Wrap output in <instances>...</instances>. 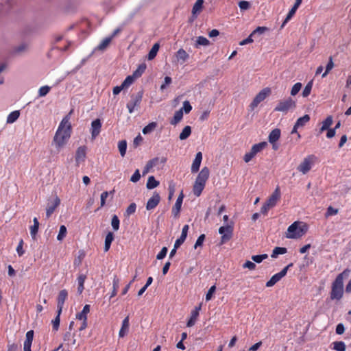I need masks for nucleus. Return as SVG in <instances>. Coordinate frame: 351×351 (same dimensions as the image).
<instances>
[{
    "label": "nucleus",
    "mask_w": 351,
    "mask_h": 351,
    "mask_svg": "<svg viewBox=\"0 0 351 351\" xmlns=\"http://www.w3.org/2000/svg\"><path fill=\"white\" fill-rule=\"evenodd\" d=\"M71 128L69 116L67 115L62 120L53 137V141L58 150L62 149L66 144L71 136Z\"/></svg>",
    "instance_id": "f257e3e1"
},
{
    "label": "nucleus",
    "mask_w": 351,
    "mask_h": 351,
    "mask_svg": "<svg viewBox=\"0 0 351 351\" xmlns=\"http://www.w3.org/2000/svg\"><path fill=\"white\" fill-rule=\"evenodd\" d=\"M308 229L307 224L296 221L288 227L285 237L290 239H298L307 232Z\"/></svg>",
    "instance_id": "f03ea898"
},
{
    "label": "nucleus",
    "mask_w": 351,
    "mask_h": 351,
    "mask_svg": "<svg viewBox=\"0 0 351 351\" xmlns=\"http://www.w3.org/2000/svg\"><path fill=\"white\" fill-rule=\"evenodd\" d=\"M295 108V101L292 97H287L278 100L274 110L276 112L287 114L289 111L294 110Z\"/></svg>",
    "instance_id": "7ed1b4c3"
},
{
    "label": "nucleus",
    "mask_w": 351,
    "mask_h": 351,
    "mask_svg": "<svg viewBox=\"0 0 351 351\" xmlns=\"http://www.w3.org/2000/svg\"><path fill=\"white\" fill-rule=\"evenodd\" d=\"M280 198V187L277 186L261 208V212L266 215L268 210L276 206Z\"/></svg>",
    "instance_id": "20e7f679"
},
{
    "label": "nucleus",
    "mask_w": 351,
    "mask_h": 351,
    "mask_svg": "<svg viewBox=\"0 0 351 351\" xmlns=\"http://www.w3.org/2000/svg\"><path fill=\"white\" fill-rule=\"evenodd\" d=\"M234 222L230 221L226 226H221L219 228V233L221 234L220 244L228 241L231 239L233 234Z\"/></svg>",
    "instance_id": "39448f33"
},
{
    "label": "nucleus",
    "mask_w": 351,
    "mask_h": 351,
    "mask_svg": "<svg viewBox=\"0 0 351 351\" xmlns=\"http://www.w3.org/2000/svg\"><path fill=\"white\" fill-rule=\"evenodd\" d=\"M267 146V142H261L258 144L254 145L250 151L245 154L243 156V160L245 163H248L250 162L252 158L255 157V156L261 152L263 149H264Z\"/></svg>",
    "instance_id": "423d86ee"
},
{
    "label": "nucleus",
    "mask_w": 351,
    "mask_h": 351,
    "mask_svg": "<svg viewBox=\"0 0 351 351\" xmlns=\"http://www.w3.org/2000/svg\"><path fill=\"white\" fill-rule=\"evenodd\" d=\"M271 94V89L269 87H266L262 89L254 98L253 101L250 105L252 110H254L258 105L264 101Z\"/></svg>",
    "instance_id": "0eeeda50"
},
{
    "label": "nucleus",
    "mask_w": 351,
    "mask_h": 351,
    "mask_svg": "<svg viewBox=\"0 0 351 351\" xmlns=\"http://www.w3.org/2000/svg\"><path fill=\"white\" fill-rule=\"evenodd\" d=\"M343 292V283L341 282L340 278L335 279L332 286L330 298L332 300H339L341 298Z\"/></svg>",
    "instance_id": "6e6552de"
},
{
    "label": "nucleus",
    "mask_w": 351,
    "mask_h": 351,
    "mask_svg": "<svg viewBox=\"0 0 351 351\" xmlns=\"http://www.w3.org/2000/svg\"><path fill=\"white\" fill-rule=\"evenodd\" d=\"M314 156H309L305 158L303 161L298 166V170L303 174L307 173L311 169L314 162Z\"/></svg>",
    "instance_id": "1a4fd4ad"
},
{
    "label": "nucleus",
    "mask_w": 351,
    "mask_h": 351,
    "mask_svg": "<svg viewBox=\"0 0 351 351\" xmlns=\"http://www.w3.org/2000/svg\"><path fill=\"white\" fill-rule=\"evenodd\" d=\"M167 159L166 157H156L149 160L144 167V169L143 171V176L146 175L150 171L151 169L156 166L158 164H165L167 162Z\"/></svg>",
    "instance_id": "9d476101"
},
{
    "label": "nucleus",
    "mask_w": 351,
    "mask_h": 351,
    "mask_svg": "<svg viewBox=\"0 0 351 351\" xmlns=\"http://www.w3.org/2000/svg\"><path fill=\"white\" fill-rule=\"evenodd\" d=\"M292 266L293 263H290L287 267H285L280 272L274 275L271 278V279L267 282L266 287H271L274 286L276 282H278L282 277H284L287 274L288 269Z\"/></svg>",
    "instance_id": "9b49d317"
},
{
    "label": "nucleus",
    "mask_w": 351,
    "mask_h": 351,
    "mask_svg": "<svg viewBox=\"0 0 351 351\" xmlns=\"http://www.w3.org/2000/svg\"><path fill=\"white\" fill-rule=\"evenodd\" d=\"M143 97V91L141 90L136 95L131 96V101L127 104V108L130 113H132L135 106H138Z\"/></svg>",
    "instance_id": "f8f14e48"
},
{
    "label": "nucleus",
    "mask_w": 351,
    "mask_h": 351,
    "mask_svg": "<svg viewBox=\"0 0 351 351\" xmlns=\"http://www.w3.org/2000/svg\"><path fill=\"white\" fill-rule=\"evenodd\" d=\"M86 154V147H79L75 152V160L77 167H79L82 162H84Z\"/></svg>",
    "instance_id": "ddd939ff"
},
{
    "label": "nucleus",
    "mask_w": 351,
    "mask_h": 351,
    "mask_svg": "<svg viewBox=\"0 0 351 351\" xmlns=\"http://www.w3.org/2000/svg\"><path fill=\"white\" fill-rule=\"evenodd\" d=\"M209 174L210 171L208 168L206 167H204L199 173L195 182L205 186L206 180L208 179Z\"/></svg>",
    "instance_id": "4468645a"
},
{
    "label": "nucleus",
    "mask_w": 351,
    "mask_h": 351,
    "mask_svg": "<svg viewBox=\"0 0 351 351\" xmlns=\"http://www.w3.org/2000/svg\"><path fill=\"white\" fill-rule=\"evenodd\" d=\"M101 128V123L99 119L94 120L91 123V139L93 141L99 134Z\"/></svg>",
    "instance_id": "2eb2a0df"
},
{
    "label": "nucleus",
    "mask_w": 351,
    "mask_h": 351,
    "mask_svg": "<svg viewBox=\"0 0 351 351\" xmlns=\"http://www.w3.org/2000/svg\"><path fill=\"white\" fill-rule=\"evenodd\" d=\"M68 295V292L65 289L61 290L58 293V314L60 315L63 308L64 303Z\"/></svg>",
    "instance_id": "dca6fc26"
},
{
    "label": "nucleus",
    "mask_w": 351,
    "mask_h": 351,
    "mask_svg": "<svg viewBox=\"0 0 351 351\" xmlns=\"http://www.w3.org/2000/svg\"><path fill=\"white\" fill-rule=\"evenodd\" d=\"M60 204V199L56 196L51 202V205H49L46 210V215L47 217L49 218L52 215V213L55 211V210L59 206Z\"/></svg>",
    "instance_id": "f3484780"
},
{
    "label": "nucleus",
    "mask_w": 351,
    "mask_h": 351,
    "mask_svg": "<svg viewBox=\"0 0 351 351\" xmlns=\"http://www.w3.org/2000/svg\"><path fill=\"white\" fill-rule=\"evenodd\" d=\"M160 197L158 193H154V195L148 200L146 208L148 210L154 209L159 204Z\"/></svg>",
    "instance_id": "a211bd4d"
},
{
    "label": "nucleus",
    "mask_w": 351,
    "mask_h": 351,
    "mask_svg": "<svg viewBox=\"0 0 351 351\" xmlns=\"http://www.w3.org/2000/svg\"><path fill=\"white\" fill-rule=\"evenodd\" d=\"M176 62L177 63L183 64L189 58V55L186 53V51L183 49H180L175 54Z\"/></svg>",
    "instance_id": "6ab92c4d"
},
{
    "label": "nucleus",
    "mask_w": 351,
    "mask_h": 351,
    "mask_svg": "<svg viewBox=\"0 0 351 351\" xmlns=\"http://www.w3.org/2000/svg\"><path fill=\"white\" fill-rule=\"evenodd\" d=\"M302 0H295V2L292 7V8L289 10L288 14L287 15V17L284 22L282 23L281 27L282 28L284 25L291 19V17L295 14L298 8L301 4Z\"/></svg>",
    "instance_id": "aec40b11"
},
{
    "label": "nucleus",
    "mask_w": 351,
    "mask_h": 351,
    "mask_svg": "<svg viewBox=\"0 0 351 351\" xmlns=\"http://www.w3.org/2000/svg\"><path fill=\"white\" fill-rule=\"evenodd\" d=\"M204 2V0H197V1L193 5L192 8V15L193 19H195L197 15L202 12Z\"/></svg>",
    "instance_id": "412c9836"
},
{
    "label": "nucleus",
    "mask_w": 351,
    "mask_h": 351,
    "mask_svg": "<svg viewBox=\"0 0 351 351\" xmlns=\"http://www.w3.org/2000/svg\"><path fill=\"white\" fill-rule=\"evenodd\" d=\"M202 160V152H198L196 154L195 158V160L192 164V166H191V171L193 173H196L198 171L200 165H201Z\"/></svg>",
    "instance_id": "4be33fe9"
},
{
    "label": "nucleus",
    "mask_w": 351,
    "mask_h": 351,
    "mask_svg": "<svg viewBox=\"0 0 351 351\" xmlns=\"http://www.w3.org/2000/svg\"><path fill=\"white\" fill-rule=\"evenodd\" d=\"M183 198L184 195L182 192H181L176 200L174 207L172 209V213L175 217H177L180 211Z\"/></svg>",
    "instance_id": "5701e85b"
},
{
    "label": "nucleus",
    "mask_w": 351,
    "mask_h": 351,
    "mask_svg": "<svg viewBox=\"0 0 351 351\" xmlns=\"http://www.w3.org/2000/svg\"><path fill=\"white\" fill-rule=\"evenodd\" d=\"M34 331L29 330L26 334V340L24 342V351H31V345L33 340Z\"/></svg>",
    "instance_id": "b1692460"
},
{
    "label": "nucleus",
    "mask_w": 351,
    "mask_h": 351,
    "mask_svg": "<svg viewBox=\"0 0 351 351\" xmlns=\"http://www.w3.org/2000/svg\"><path fill=\"white\" fill-rule=\"evenodd\" d=\"M129 328V317H126L122 323V326L119 332V336L121 338L124 337L128 332Z\"/></svg>",
    "instance_id": "393cba45"
},
{
    "label": "nucleus",
    "mask_w": 351,
    "mask_h": 351,
    "mask_svg": "<svg viewBox=\"0 0 351 351\" xmlns=\"http://www.w3.org/2000/svg\"><path fill=\"white\" fill-rule=\"evenodd\" d=\"M280 136V129L276 128L273 130L268 137L269 142L271 144H274Z\"/></svg>",
    "instance_id": "a878e982"
},
{
    "label": "nucleus",
    "mask_w": 351,
    "mask_h": 351,
    "mask_svg": "<svg viewBox=\"0 0 351 351\" xmlns=\"http://www.w3.org/2000/svg\"><path fill=\"white\" fill-rule=\"evenodd\" d=\"M27 49L28 45L23 43L14 47L13 53L16 55H20L27 51Z\"/></svg>",
    "instance_id": "bb28decb"
},
{
    "label": "nucleus",
    "mask_w": 351,
    "mask_h": 351,
    "mask_svg": "<svg viewBox=\"0 0 351 351\" xmlns=\"http://www.w3.org/2000/svg\"><path fill=\"white\" fill-rule=\"evenodd\" d=\"M183 117L182 109H180L176 111L174 114L173 118L171 120L170 123L173 125H176L178 123Z\"/></svg>",
    "instance_id": "cd10ccee"
},
{
    "label": "nucleus",
    "mask_w": 351,
    "mask_h": 351,
    "mask_svg": "<svg viewBox=\"0 0 351 351\" xmlns=\"http://www.w3.org/2000/svg\"><path fill=\"white\" fill-rule=\"evenodd\" d=\"M90 311V306L86 304L84 306L82 311L76 315V318L80 320L86 321L87 320V313Z\"/></svg>",
    "instance_id": "c85d7f7f"
},
{
    "label": "nucleus",
    "mask_w": 351,
    "mask_h": 351,
    "mask_svg": "<svg viewBox=\"0 0 351 351\" xmlns=\"http://www.w3.org/2000/svg\"><path fill=\"white\" fill-rule=\"evenodd\" d=\"M332 117L331 116H328L322 123V126L320 128V132H322L325 130H329V128L332 124Z\"/></svg>",
    "instance_id": "c756f323"
},
{
    "label": "nucleus",
    "mask_w": 351,
    "mask_h": 351,
    "mask_svg": "<svg viewBox=\"0 0 351 351\" xmlns=\"http://www.w3.org/2000/svg\"><path fill=\"white\" fill-rule=\"evenodd\" d=\"M33 221H34V225L30 227V233H31V236L32 237L33 239H35L36 235L38 231L39 223H38L37 218H36V217L34 219Z\"/></svg>",
    "instance_id": "7c9ffc66"
},
{
    "label": "nucleus",
    "mask_w": 351,
    "mask_h": 351,
    "mask_svg": "<svg viewBox=\"0 0 351 351\" xmlns=\"http://www.w3.org/2000/svg\"><path fill=\"white\" fill-rule=\"evenodd\" d=\"M159 47H160V45L158 43H155L153 45V47L151 49V50L149 51L148 56H147V58L149 60H152L156 57V56L159 50Z\"/></svg>",
    "instance_id": "2f4dec72"
},
{
    "label": "nucleus",
    "mask_w": 351,
    "mask_h": 351,
    "mask_svg": "<svg viewBox=\"0 0 351 351\" xmlns=\"http://www.w3.org/2000/svg\"><path fill=\"white\" fill-rule=\"evenodd\" d=\"M287 252V249L286 247H276L273 252H272V254L271 255V256L272 258H277V256L279 255V254H285Z\"/></svg>",
    "instance_id": "473e14b6"
},
{
    "label": "nucleus",
    "mask_w": 351,
    "mask_h": 351,
    "mask_svg": "<svg viewBox=\"0 0 351 351\" xmlns=\"http://www.w3.org/2000/svg\"><path fill=\"white\" fill-rule=\"evenodd\" d=\"M86 278V276L84 274H80L77 278V281L79 284L77 291L80 294H81L83 292V290L84 289V283L85 282Z\"/></svg>",
    "instance_id": "72a5a7b5"
},
{
    "label": "nucleus",
    "mask_w": 351,
    "mask_h": 351,
    "mask_svg": "<svg viewBox=\"0 0 351 351\" xmlns=\"http://www.w3.org/2000/svg\"><path fill=\"white\" fill-rule=\"evenodd\" d=\"M310 120V117L308 114H305L302 117L299 118L295 125L298 128L303 127L307 122Z\"/></svg>",
    "instance_id": "f704fd0d"
},
{
    "label": "nucleus",
    "mask_w": 351,
    "mask_h": 351,
    "mask_svg": "<svg viewBox=\"0 0 351 351\" xmlns=\"http://www.w3.org/2000/svg\"><path fill=\"white\" fill-rule=\"evenodd\" d=\"M113 239H114V235H113L112 232H108L107 234V235L106 237V239H105V246H104L105 252L108 251Z\"/></svg>",
    "instance_id": "c9c22d12"
},
{
    "label": "nucleus",
    "mask_w": 351,
    "mask_h": 351,
    "mask_svg": "<svg viewBox=\"0 0 351 351\" xmlns=\"http://www.w3.org/2000/svg\"><path fill=\"white\" fill-rule=\"evenodd\" d=\"M191 133V128L190 126H186L180 134L179 138L181 141L186 139Z\"/></svg>",
    "instance_id": "e433bc0d"
},
{
    "label": "nucleus",
    "mask_w": 351,
    "mask_h": 351,
    "mask_svg": "<svg viewBox=\"0 0 351 351\" xmlns=\"http://www.w3.org/2000/svg\"><path fill=\"white\" fill-rule=\"evenodd\" d=\"M159 185V182L156 180L154 176H150L148 178L146 186L148 189H152Z\"/></svg>",
    "instance_id": "4c0bfd02"
},
{
    "label": "nucleus",
    "mask_w": 351,
    "mask_h": 351,
    "mask_svg": "<svg viewBox=\"0 0 351 351\" xmlns=\"http://www.w3.org/2000/svg\"><path fill=\"white\" fill-rule=\"evenodd\" d=\"M20 116V112L19 110L11 112L7 118V123H12L16 121Z\"/></svg>",
    "instance_id": "58836bf2"
},
{
    "label": "nucleus",
    "mask_w": 351,
    "mask_h": 351,
    "mask_svg": "<svg viewBox=\"0 0 351 351\" xmlns=\"http://www.w3.org/2000/svg\"><path fill=\"white\" fill-rule=\"evenodd\" d=\"M198 316H199V314L197 313V312L192 311L191 317L186 323V326L187 327L193 326L197 319Z\"/></svg>",
    "instance_id": "ea45409f"
},
{
    "label": "nucleus",
    "mask_w": 351,
    "mask_h": 351,
    "mask_svg": "<svg viewBox=\"0 0 351 351\" xmlns=\"http://www.w3.org/2000/svg\"><path fill=\"white\" fill-rule=\"evenodd\" d=\"M145 69L146 65L145 64H140L138 69L133 73L132 76L134 77L135 79L139 77L145 71Z\"/></svg>",
    "instance_id": "a19ab883"
},
{
    "label": "nucleus",
    "mask_w": 351,
    "mask_h": 351,
    "mask_svg": "<svg viewBox=\"0 0 351 351\" xmlns=\"http://www.w3.org/2000/svg\"><path fill=\"white\" fill-rule=\"evenodd\" d=\"M210 45L209 40L203 36H199L196 40L195 47H198L199 45L208 46Z\"/></svg>",
    "instance_id": "79ce46f5"
},
{
    "label": "nucleus",
    "mask_w": 351,
    "mask_h": 351,
    "mask_svg": "<svg viewBox=\"0 0 351 351\" xmlns=\"http://www.w3.org/2000/svg\"><path fill=\"white\" fill-rule=\"evenodd\" d=\"M67 230L65 226L62 225L60 227L59 233L57 236V240L61 241L66 237Z\"/></svg>",
    "instance_id": "37998d69"
},
{
    "label": "nucleus",
    "mask_w": 351,
    "mask_h": 351,
    "mask_svg": "<svg viewBox=\"0 0 351 351\" xmlns=\"http://www.w3.org/2000/svg\"><path fill=\"white\" fill-rule=\"evenodd\" d=\"M204 186H205L202 184H197L195 182L193 189L194 195L197 197H199L201 195Z\"/></svg>",
    "instance_id": "c03bdc74"
},
{
    "label": "nucleus",
    "mask_w": 351,
    "mask_h": 351,
    "mask_svg": "<svg viewBox=\"0 0 351 351\" xmlns=\"http://www.w3.org/2000/svg\"><path fill=\"white\" fill-rule=\"evenodd\" d=\"M157 126V123L156 122H152L150 123H149L147 126H145L143 129V133L144 134H149L150 132H152Z\"/></svg>",
    "instance_id": "a18cd8bd"
},
{
    "label": "nucleus",
    "mask_w": 351,
    "mask_h": 351,
    "mask_svg": "<svg viewBox=\"0 0 351 351\" xmlns=\"http://www.w3.org/2000/svg\"><path fill=\"white\" fill-rule=\"evenodd\" d=\"M312 87H313V81L311 80L308 82V84L306 85V86L304 87V88L302 91V95L303 97H307L310 95Z\"/></svg>",
    "instance_id": "49530a36"
},
{
    "label": "nucleus",
    "mask_w": 351,
    "mask_h": 351,
    "mask_svg": "<svg viewBox=\"0 0 351 351\" xmlns=\"http://www.w3.org/2000/svg\"><path fill=\"white\" fill-rule=\"evenodd\" d=\"M119 150L120 152V154L122 157H123L126 152L127 149V143L125 141H121L119 143L118 145Z\"/></svg>",
    "instance_id": "de8ad7c7"
},
{
    "label": "nucleus",
    "mask_w": 351,
    "mask_h": 351,
    "mask_svg": "<svg viewBox=\"0 0 351 351\" xmlns=\"http://www.w3.org/2000/svg\"><path fill=\"white\" fill-rule=\"evenodd\" d=\"M333 67H334V62L332 61V58L330 57L326 67V71L322 74V77H325L327 75V74L332 69Z\"/></svg>",
    "instance_id": "09e8293b"
},
{
    "label": "nucleus",
    "mask_w": 351,
    "mask_h": 351,
    "mask_svg": "<svg viewBox=\"0 0 351 351\" xmlns=\"http://www.w3.org/2000/svg\"><path fill=\"white\" fill-rule=\"evenodd\" d=\"M112 37L105 38L102 43L97 47V49L100 51L104 50L110 43Z\"/></svg>",
    "instance_id": "8fccbe9b"
},
{
    "label": "nucleus",
    "mask_w": 351,
    "mask_h": 351,
    "mask_svg": "<svg viewBox=\"0 0 351 351\" xmlns=\"http://www.w3.org/2000/svg\"><path fill=\"white\" fill-rule=\"evenodd\" d=\"M84 257L85 252L83 250L79 251L78 256L74 261V265L76 266H79L82 263V261Z\"/></svg>",
    "instance_id": "3c124183"
},
{
    "label": "nucleus",
    "mask_w": 351,
    "mask_h": 351,
    "mask_svg": "<svg viewBox=\"0 0 351 351\" xmlns=\"http://www.w3.org/2000/svg\"><path fill=\"white\" fill-rule=\"evenodd\" d=\"M114 192V190H112L110 192L104 191L101 194V207L105 206L106 198L108 197L110 194L112 195Z\"/></svg>",
    "instance_id": "603ef678"
},
{
    "label": "nucleus",
    "mask_w": 351,
    "mask_h": 351,
    "mask_svg": "<svg viewBox=\"0 0 351 351\" xmlns=\"http://www.w3.org/2000/svg\"><path fill=\"white\" fill-rule=\"evenodd\" d=\"M302 88V84L300 83V82H298L296 84H295L293 87L291 88V92H290V94L291 96H295L298 93L299 91Z\"/></svg>",
    "instance_id": "864d4df0"
},
{
    "label": "nucleus",
    "mask_w": 351,
    "mask_h": 351,
    "mask_svg": "<svg viewBox=\"0 0 351 351\" xmlns=\"http://www.w3.org/2000/svg\"><path fill=\"white\" fill-rule=\"evenodd\" d=\"M111 224L114 230L117 231L119 228V219L117 215H114L112 218Z\"/></svg>",
    "instance_id": "5fc2aeb1"
},
{
    "label": "nucleus",
    "mask_w": 351,
    "mask_h": 351,
    "mask_svg": "<svg viewBox=\"0 0 351 351\" xmlns=\"http://www.w3.org/2000/svg\"><path fill=\"white\" fill-rule=\"evenodd\" d=\"M334 349L337 351H345L346 345L343 341H336L334 343Z\"/></svg>",
    "instance_id": "6e6d98bb"
},
{
    "label": "nucleus",
    "mask_w": 351,
    "mask_h": 351,
    "mask_svg": "<svg viewBox=\"0 0 351 351\" xmlns=\"http://www.w3.org/2000/svg\"><path fill=\"white\" fill-rule=\"evenodd\" d=\"M135 80L134 77L132 75L128 76L125 80L123 81V82L121 84L125 88L128 87L130 85H131L134 81Z\"/></svg>",
    "instance_id": "4d7b16f0"
},
{
    "label": "nucleus",
    "mask_w": 351,
    "mask_h": 351,
    "mask_svg": "<svg viewBox=\"0 0 351 351\" xmlns=\"http://www.w3.org/2000/svg\"><path fill=\"white\" fill-rule=\"evenodd\" d=\"M119 279L117 278V276H114L113 278V289H112V294H111V298L116 295L117 289L119 287Z\"/></svg>",
    "instance_id": "13d9d810"
},
{
    "label": "nucleus",
    "mask_w": 351,
    "mask_h": 351,
    "mask_svg": "<svg viewBox=\"0 0 351 351\" xmlns=\"http://www.w3.org/2000/svg\"><path fill=\"white\" fill-rule=\"evenodd\" d=\"M267 258V254H266L261 255H254L252 256V259L257 263H261L263 260L266 259Z\"/></svg>",
    "instance_id": "bf43d9fd"
},
{
    "label": "nucleus",
    "mask_w": 351,
    "mask_h": 351,
    "mask_svg": "<svg viewBox=\"0 0 351 351\" xmlns=\"http://www.w3.org/2000/svg\"><path fill=\"white\" fill-rule=\"evenodd\" d=\"M338 212H339V210L337 208H335L330 206L327 208V211L326 213V217H327L329 216L335 215L338 213Z\"/></svg>",
    "instance_id": "052dcab7"
},
{
    "label": "nucleus",
    "mask_w": 351,
    "mask_h": 351,
    "mask_svg": "<svg viewBox=\"0 0 351 351\" xmlns=\"http://www.w3.org/2000/svg\"><path fill=\"white\" fill-rule=\"evenodd\" d=\"M181 109H182V112L184 111L186 114H188L191 110L192 106L189 101H184L183 102V107Z\"/></svg>",
    "instance_id": "680f3d73"
},
{
    "label": "nucleus",
    "mask_w": 351,
    "mask_h": 351,
    "mask_svg": "<svg viewBox=\"0 0 351 351\" xmlns=\"http://www.w3.org/2000/svg\"><path fill=\"white\" fill-rule=\"evenodd\" d=\"M267 30L268 28L266 27H258L252 32L251 36H254L256 34H263Z\"/></svg>",
    "instance_id": "e2e57ef3"
},
{
    "label": "nucleus",
    "mask_w": 351,
    "mask_h": 351,
    "mask_svg": "<svg viewBox=\"0 0 351 351\" xmlns=\"http://www.w3.org/2000/svg\"><path fill=\"white\" fill-rule=\"evenodd\" d=\"M49 90H50L49 86H43L39 89V95L40 97L45 96L49 93Z\"/></svg>",
    "instance_id": "0e129e2a"
},
{
    "label": "nucleus",
    "mask_w": 351,
    "mask_h": 351,
    "mask_svg": "<svg viewBox=\"0 0 351 351\" xmlns=\"http://www.w3.org/2000/svg\"><path fill=\"white\" fill-rule=\"evenodd\" d=\"M215 290H216V287L215 285L212 286L209 289V290L206 295V300L207 301L210 300L212 298L213 293L215 292Z\"/></svg>",
    "instance_id": "69168bd1"
},
{
    "label": "nucleus",
    "mask_w": 351,
    "mask_h": 351,
    "mask_svg": "<svg viewBox=\"0 0 351 351\" xmlns=\"http://www.w3.org/2000/svg\"><path fill=\"white\" fill-rule=\"evenodd\" d=\"M141 178V174L139 173L138 169H136L133 174V176L130 178V181L132 182H138Z\"/></svg>",
    "instance_id": "338daca9"
},
{
    "label": "nucleus",
    "mask_w": 351,
    "mask_h": 351,
    "mask_svg": "<svg viewBox=\"0 0 351 351\" xmlns=\"http://www.w3.org/2000/svg\"><path fill=\"white\" fill-rule=\"evenodd\" d=\"M239 6L241 10H246L250 8V3L246 1H242L239 3Z\"/></svg>",
    "instance_id": "774afa93"
}]
</instances>
